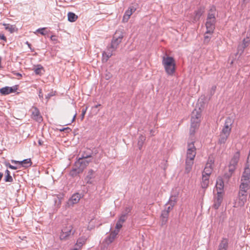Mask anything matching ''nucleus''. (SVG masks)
I'll list each match as a JSON object with an SVG mask.
<instances>
[{
	"instance_id": "obj_62",
	"label": "nucleus",
	"mask_w": 250,
	"mask_h": 250,
	"mask_svg": "<svg viewBox=\"0 0 250 250\" xmlns=\"http://www.w3.org/2000/svg\"><path fill=\"white\" fill-rule=\"evenodd\" d=\"M80 249H80L78 247L75 246V248H73V249L71 250H80Z\"/></svg>"
},
{
	"instance_id": "obj_1",
	"label": "nucleus",
	"mask_w": 250,
	"mask_h": 250,
	"mask_svg": "<svg viewBox=\"0 0 250 250\" xmlns=\"http://www.w3.org/2000/svg\"><path fill=\"white\" fill-rule=\"evenodd\" d=\"M124 35L122 32L118 31L115 32L110 43L107 46L106 50L103 53V56L106 57V61H107L113 55V53L117 49Z\"/></svg>"
},
{
	"instance_id": "obj_14",
	"label": "nucleus",
	"mask_w": 250,
	"mask_h": 250,
	"mask_svg": "<svg viewBox=\"0 0 250 250\" xmlns=\"http://www.w3.org/2000/svg\"><path fill=\"white\" fill-rule=\"evenodd\" d=\"M136 10V8L134 6H130L128 9L125 12L123 16L122 21L123 22H127L129 19L131 15Z\"/></svg>"
},
{
	"instance_id": "obj_13",
	"label": "nucleus",
	"mask_w": 250,
	"mask_h": 250,
	"mask_svg": "<svg viewBox=\"0 0 250 250\" xmlns=\"http://www.w3.org/2000/svg\"><path fill=\"white\" fill-rule=\"evenodd\" d=\"M204 12L205 8L204 7H200L197 10L195 11L192 17V22L195 23L198 21Z\"/></svg>"
},
{
	"instance_id": "obj_28",
	"label": "nucleus",
	"mask_w": 250,
	"mask_h": 250,
	"mask_svg": "<svg viewBox=\"0 0 250 250\" xmlns=\"http://www.w3.org/2000/svg\"><path fill=\"white\" fill-rule=\"evenodd\" d=\"M75 231L74 230L73 231L72 233H69L67 232L66 231L63 232L62 231V232L60 236V238L61 240H66L69 238V237L71 235H73Z\"/></svg>"
},
{
	"instance_id": "obj_36",
	"label": "nucleus",
	"mask_w": 250,
	"mask_h": 250,
	"mask_svg": "<svg viewBox=\"0 0 250 250\" xmlns=\"http://www.w3.org/2000/svg\"><path fill=\"white\" fill-rule=\"evenodd\" d=\"M43 70V67L41 65L38 64L37 65L36 68L34 69V72L36 74L41 75L42 74V71Z\"/></svg>"
},
{
	"instance_id": "obj_50",
	"label": "nucleus",
	"mask_w": 250,
	"mask_h": 250,
	"mask_svg": "<svg viewBox=\"0 0 250 250\" xmlns=\"http://www.w3.org/2000/svg\"><path fill=\"white\" fill-rule=\"evenodd\" d=\"M6 29L8 30L11 32H12L13 31V28H12V25H10L9 24H7V26L5 27Z\"/></svg>"
},
{
	"instance_id": "obj_24",
	"label": "nucleus",
	"mask_w": 250,
	"mask_h": 250,
	"mask_svg": "<svg viewBox=\"0 0 250 250\" xmlns=\"http://www.w3.org/2000/svg\"><path fill=\"white\" fill-rule=\"evenodd\" d=\"M209 177L208 175L202 174V179L201 182V187L203 188H207L209 183Z\"/></svg>"
},
{
	"instance_id": "obj_46",
	"label": "nucleus",
	"mask_w": 250,
	"mask_h": 250,
	"mask_svg": "<svg viewBox=\"0 0 250 250\" xmlns=\"http://www.w3.org/2000/svg\"><path fill=\"white\" fill-rule=\"evenodd\" d=\"M55 94L54 93H53V92H50L49 93H48L47 95H46L45 96V99H46V103L48 101V100H49V99L52 97L53 96H54Z\"/></svg>"
},
{
	"instance_id": "obj_26",
	"label": "nucleus",
	"mask_w": 250,
	"mask_h": 250,
	"mask_svg": "<svg viewBox=\"0 0 250 250\" xmlns=\"http://www.w3.org/2000/svg\"><path fill=\"white\" fill-rule=\"evenodd\" d=\"M241 177L250 179V166L246 165Z\"/></svg>"
},
{
	"instance_id": "obj_6",
	"label": "nucleus",
	"mask_w": 250,
	"mask_h": 250,
	"mask_svg": "<svg viewBox=\"0 0 250 250\" xmlns=\"http://www.w3.org/2000/svg\"><path fill=\"white\" fill-rule=\"evenodd\" d=\"M248 193H244L239 192L237 198L233 203V207L239 208L244 206L247 202Z\"/></svg>"
},
{
	"instance_id": "obj_2",
	"label": "nucleus",
	"mask_w": 250,
	"mask_h": 250,
	"mask_svg": "<svg viewBox=\"0 0 250 250\" xmlns=\"http://www.w3.org/2000/svg\"><path fill=\"white\" fill-rule=\"evenodd\" d=\"M162 64L167 74L170 76L173 75L176 70V64L174 58L170 56H163Z\"/></svg>"
},
{
	"instance_id": "obj_47",
	"label": "nucleus",
	"mask_w": 250,
	"mask_h": 250,
	"mask_svg": "<svg viewBox=\"0 0 250 250\" xmlns=\"http://www.w3.org/2000/svg\"><path fill=\"white\" fill-rule=\"evenodd\" d=\"M5 166L7 167H9V168H10L11 169L16 170V169H17L18 168L17 167L12 166L10 164H9V163L5 164Z\"/></svg>"
},
{
	"instance_id": "obj_51",
	"label": "nucleus",
	"mask_w": 250,
	"mask_h": 250,
	"mask_svg": "<svg viewBox=\"0 0 250 250\" xmlns=\"http://www.w3.org/2000/svg\"><path fill=\"white\" fill-rule=\"evenodd\" d=\"M39 97L40 99L42 100L43 99V93L42 92V89H40L39 92Z\"/></svg>"
},
{
	"instance_id": "obj_19",
	"label": "nucleus",
	"mask_w": 250,
	"mask_h": 250,
	"mask_svg": "<svg viewBox=\"0 0 250 250\" xmlns=\"http://www.w3.org/2000/svg\"><path fill=\"white\" fill-rule=\"evenodd\" d=\"M118 233V230H114L112 231L109 235L105 239L106 243L108 245L111 244L114 240Z\"/></svg>"
},
{
	"instance_id": "obj_48",
	"label": "nucleus",
	"mask_w": 250,
	"mask_h": 250,
	"mask_svg": "<svg viewBox=\"0 0 250 250\" xmlns=\"http://www.w3.org/2000/svg\"><path fill=\"white\" fill-rule=\"evenodd\" d=\"M45 28H39L37 30V32L40 33L42 35H45V33L44 32L43 30H45Z\"/></svg>"
},
{
	"instance_id": "obj_20",
	"label": "nucleus",
	"mask_w": 250,
	"mask_h": 250,
	"mask_svg": "<svg viewBox=\"0 0 250 250\" xmlns=\"http://www.w3.org/2000/svg\"><path fill=\"white\" fill-rule=\"evenodd\" d=\"M228 248V239L223 238L220 243L218 250H227Z\"/></svg>"
},
{
	"instance_id": "obj_11",
	"label": "nucleus",
	"mask_w": 250,
	"mask_h": 250,
	"mask_svg": "<svg viewBox=\"0 0 250 250\" xmlns=\"http://www.w3.org/2000/svg\"><path fill=\"white\" fill-rule=\"evenodd\" d=\"M32 118L36 121L40 123L42 121V117L41 115L39 109L33 106L31 109Z\"/></svg>"
},
{
	"instance_id": "obj_17",
	"label": "nucleus",
	"mask_w": 250,
	"mask_h": 250,
	"mask_svg": "<svg viewBox=\"0 0 250 250\" xmlns=\"http://www.w3.org/2000/svg\"><path fill=\"white\" fill-rule=\"evenodd\" d=\"M95 172L92 169H90L87 175L84 179L85 182L87 184H92L93 183V179L95 178Z\"/></svg>"
},
{
	"instance_id": "obj_58",
	"label": "nucleus",
	"mask_w": 250,
	"mask_h": 250,
	"mask_svg": "<svg viewBox=\"0 0 250 250\" xmlns=\"http://www.w3.org/2000/svg\"><path fill=\"white\" fill-rule=\"evenodd\" d=\"M11 162L12 163H14V164H20V161H16V160H11Z\"/></svg>"
},
{
	"instance_id": "obj_40",
	"label": "nucleus",
	"mask_w": 250,
	"mask_h": 250,
	"mask_svg": "<svg viewBox=\"0 0 250 250\" xmlns=\"http://www.w3.org/2000/svg\"><path fill=\"white\" fill-rule=\"evenodd\" d=\"M132 210V208L130 207H126L125 208L124 210L122 213V214H125L127 216V214L131 211Z\"/></svg>"
},
{
	"instance_id": "obj_41",
	"label": "nucleus",
	"mask_w": 250,
	"mask_h": 250,
	"mask_svg": "<svg viewBox=\"0 0 250 250\" xmlns=\"http://www.w3.org/2000/svg\"><path fill=\"white\" fill-rule=\"evenodd\" d=\"M211 34H209V35H207V34H206L205 37H204V43L205 44H208L209 41H210V40L211 39V36H210V35Z\"/></svg>"
},
{
	"instance_id": "obj_9",
	"label": "nucleus",
	"mask_w": 250,
	"mask_h": 250,
	"mask_svg": "<svg viewBox=\"0 0 250 250\" xmlns=\"http://www.w3.org/2000/svg\"><path fill=\"white\" fill-rule=\"evenodd\" d=\"M215 23L216 20H210L207 19V21L206 23L207 31L206 32V34H210L213 32L215 28Z\"/></svg>"
},
{
	"instance_id": "obj_5",
	"label": "nucleus",
	"mask_w": 250,
	"mask_h": 250,
	"mask_svg": "<svg viewBox=\"0 0 250 250\" xmlns=\"http://www.w3.org/2000/svg\"><path fill=\"white\" fill-rule=\"evenodd\" d=\"M196 154V148L194 146V142L193 141H188V142L186 159L194 160Z\"/></svg>"
},
{
	"instance_id": "obj_37",
	"label": "nucleus",
	"mask_w": 250,
	"mask_h": 250,
	"mask_svg": "<svg viewBox=\"0 0 250 250\" xmlns=\"http://www.w3.org/2000/svg\"><path fill=\"white\" fill-rule=\"evenodd\" d=\"M62 231L63 232L66 231L67 232L72 233L73 232V227L70 224H68L67 226L63 228Z\"/></svg>"
},
{
	"instance_id": "obj_64",
	"label": "nucleus",
	"mask_w": 250,
	"mask_h": 250,
	"mask_svg": "<svg viewBox=\"0 0 250 250\" xmlns=\"http://www.w3.org/2000/svg\"><path fill=\"white\" fill-rule=\"evenodd\" d=\"M213 161L210 160L208 163L211 164V166H212V164L213 163Z\"/></svg>"
},
{
	"instance_id": "obj_25",
	"label": "nucleus",
	"mask_w": 250,
	"mask_h": 250,
	"mask_svg": "<svg viewBox=\"0 0 250 250\" xmlns=\"http://www.w3.org/2000/svg\"><path fill=\"white\" fill-rule=\"evenodd\" d=\"M212 171V167L211 164L207 163L205 167L202 172L203 175H206L209 176Z\"/></svg>"
},
{
	"instance_id": "obj_27",
	"label": "nucleus",
	"mask_w": 250,
	"mask_h": 250,
	"mask_svg": "<svg viewBox=\"0 0 250 250\" xmlns=\"http://www.w3.org/2000/svg\"><path fill=\"white\" fill-rule=\"evenodd\" d=\"M250 188V185L241 183L239 186V191L241 193H248V191Z\"/></svg>"
},
{
	"instance_id": "obj_22",
	"label": "nucleus",
	"mask_w": 250,
	"mask_h": 250,
	"mask_svg": "<svg viewBox=\"0 0 250 250\" xmlns=\"http://www.w3.org/2000/svg\"><path fill=\"white\" fill-rule=\"evenodd\" d=\"M169 216V213H168L167 211L163 210L162 211L161 215V224L162 225H166L168 220V218Z\"/></svg>"
},
{
	"instance_id": "obj_30",
	"label": "nucleus",
	"mask_w": 250,
	"mask_h": 250,
	"mask_svg": "<svg viewBox=\"0 0 250 250\" xmlns=\"http://www.w3.org/2000/svg\"><path fill=\"white\" fill-rule=\"evenodd\" d=\"M68 17V21L70 22H74L78 18L77 15H76L75 13L69 12L67 14Z\"/></svg>"
},
{
	"instance_id": "obj_61",
	"label": "nucleus",
	"mask_w": 250,
	"mask_h": 250,
	"mask_svg": "<svg viewBox=\"0 0 250 250\" xmlns=\"http://www.w3.org/2000/svg\"><path fill=\"white\" fill-rule=\"evenodd\" d=\"M43 142L41 140H38V144L40 146H42L43 145Z\"/></svg>"
},
{
	"instance_id": "obj_39",
	"label": "nucleus",
	"mask_w": 250,
	"mask_h": 250,
	"mask_svg": "<svg viewBox=\"0 0 250 250\" xmlns=\"http://www.w3.org/2000/svg\"><path fill=\"white\" fill-rule=\"evenodd\" d=\"M127 218V216H126V215H125V214H121V215L118 220V221L119 222L121 223L122 224H123L126 220Z\"/></svg>"
},
{
	"instance_id": "obj_55",
	"label": "nucleus",
	"mask_w": 250,
	"mask_h": 250,
	"mask_svg": "<svg viewBox=\"0 0 250 250\" xmlns=\"http://www.w3.org/2000/svg\"><path fill=\"white\" fill-rule=\"evenodd\" d=\"M246 38H249L250 39V26L249 27V28L248 31L247 32Z\"/></svg>"
},
{
	"instance_id": "obj_63",
	"label": "nucleus",
	"mask_w": 250,
	"mask_h": 250,
	"mask_svg": "<svg viewBox=\"0 0 250 250\" xmlns=\"http://www.w3.org/2000/svg\"><path fill=\"white\" fill-rule=\"evenodd\" d=\"M77 113H75V115L73 116V118L72 119V122H74L75 120V118L76 117Z\"/></svg>"
},
{
	"instance_id": "obj_53",
	"label": "nucleus",
	"mask_w": 250,
	"mask_h": 250,
	"mask_svg": "<svg viewBox=\"0 0 250 250\" xmlns=\"http://www.w3.org/2000/svg\"><path fill=\"white\" fill-rule=\"evenodd\" d=\"M25 43L28 45L32 52L34 51V49L31 48V44L28 42L27 41Z\"/></svg>"
},
{
	"instance_id": "obj_15",
	"label": "nucleus",
	"mask_w": 250,
	"mask_h": 250,
	"mask_svg": "<svg viewBox=\"0 0 250 250\" xmlns=\"http://www.w3.org/2000/svg\"><path fill=\"white\" fill-rule=\"evenodd\" d=\"M88 159L80 158L75 163L76 167H80L83 168V169L86 167L89 164L91 160H87Z\"/></svg>"
},
{
	"instance_id": "obj_54",
	"label": "nucleus",
	"mask_w": 250,
	"mask_h": 250,
	"mask_svg": "<svg viewBox=\"0 0 250 250\" xmlns=\"http://www.w3.org/2000/svg\"><path fill=\"white\" fill-rule=\"evenodd\" d=\"M246 165L250 166V154H249L248 157L247 158V161L246 163Z\"/></svg>"
},
{
	"instance_id": "obj_35",
	"label": "nucleus",
	"mask_w": 250,
	"mask_h": 250,
	"mask_svg": "<svg viewBox=\"0 0 250 250\" xmlns=\"http://www.w3.org/2000/svg\"><path fill=\"white\" fill-rule=\"evenodd\" d=\"M216 188L217 189H219V191H222L224 188V182L221 179H218L217 180Z\"/></svg>"
},
{
	"instance_id": "obj_42",
	"label": "nucleus",
	"mask_w": 250,
	"mask_h": 250,
	"mask_svg": "<svg viewBox=\"0 0 250 250\" xmlns=\"http://www.w3.org/2000/svg\"><path fill=\"white\" fill-rule=\"evenodd\" d=\"M173 208V206L167 203L165 205V208L164 209V210L167 211L168 213H169L170 210H171Z\"/></svg>"
},
{
	"instance_id": "obj_44",
	"label": "nucleus",
	"mask_w": 250,
	"mask_h": 250,
	"mask_svg": "<svg viewBox=\"0 0 250 250\" xmlns=\"http://www.w3.org/2000/svg\"><path fill=\"white\" fill-rule=\"evenodd\" d=\"M122 224L121 223L119 222L118 221L116 225V230H118L119 231V229L122 227Z\"/></svg>"
},
{
	"instance_id": "obj_33",
	"label": "nucleus",
	"mask_w": 250,
	"mask_h": 250,
	"mask_svg": "<svg viewBox=\"0 0 250 250\" xmlns=\"http://www.w3.org/2000/svg\"><path fill=\"white\" fill-rule=\"evenodd\" d=\"M86 239L84 237L80 238L77 240L75 246L81 249L82 247L85 243Z\"/></svg>"
},
{
	"instance_id": "obj_23",
	"label": "nucleus",
	"mask_w": 250,
	"mask_h": 250,
	"mask_svg": "<svg viewBox=\"0 0 250 250\" xmlns=\"http://www.w3.org/2000/svg\"><path fill=\"white\" fill-rule=\"evenodd\" d=\"M193 161L191 159H186V166H185V173H188L192 169V166L193 164Z\"/></svg>"
},
{
	"instance_id": "obj_52",
	"label": "nucleus",
	"mask_w": 250,
	"mask_h": 250,
	"mask_svg": "<svg viewBox=\"0 0 250 250\" xmlns=\"http://www.w3.org/2000/svg\"><path fill=\"white\" fill-rule=\"evenodd\" d=\"M0 39L2 40H3L5 42H6V38L5 37L4 34H0Z\"/></svg>"
},
{
	"instance_id": "obj_18",
	"label": "nucleus",
	"mask_w": 250,
	"mask_h": 250,
	"mask_svg": "<svg viewBox=\"0 0 250 250\" xmlns=\"http://www.w3.org/2000/svg\"><path fill=\"white\" fill-rule=\"evenodd\" d=\"M217 14L215 6L212 5L208 10L207 19L210 20H216V15Z\"/></svg>"
},
{
	"instance_id": "obj_21",
	"label": "nucleus",
	"mask_w": 250,
	"mask_h": 250,
	"mask_svg": "<svg viewBox=\"0 0 250 250\" xmlns=\"http://www.w3.org/2000/svg\"><path fill=\"white\" fill-rule=\"evenodd\" d=\"M83 168H81L80 167H76L75 166V167L73 168V169L70 171L69 174L72 177H75L80 173H81L83 171Z\"/></svg>"
},
{
	"instance_id": "obj_56",
	"label": "nucleus",
	"mask_w": 250,
	"mask_h": 250,
	"mask_svg": "<svg viewBox=\"0 0 250 250\" xmlns=\"http://www.w3.org/2000/svg\"><path fill=\"white\" fill-rule=\"evenodd\" d=\"M63 130H64V131H66L67 132H69L71 130V129L68 127L63 128Z\"/></svg>"
},
{
	"instance_id": "obj_57",
	"label": "nucleus",
	"mask_w": 250,
	"mask_h": 250,
	"mask_svg": "<svg viewBox=\"0 0 250 250\" xmlns=\"http://www.w3.org/2000/svg\"><path fill=\"white\" fill-rule=\"evenodd\" d=\"M216 88V86H213L211 88V93H212V92H213V93H214V91H215V89Z\"/></svg>"
},
{
	"instance_id": "obj_16",
	"label": "nucleus",
	"mask_w": 250,
	"mask_h": 250,
	"mask_svg": "<svg viewBox=\"0 0 250 250\" xmlns=\"http://www.w3.org/2000/svg\"><path fill=\"white\" fill-rule=\"evenodd\" d=\"M17 89V86L13 87L5 86L0 89V93L2 95H6L15 92Z\"/></svg>"
},
{
	"instance_id": "obj_49",
	"label": "nucleus",
	"mask_w": 250,
	"mask_h": 250,
	"mask_svg": "<svg viewBox=\"0 0 250 250\" xmlns=\"http://www.w3.org/2000/svg\"><path fill=\"white\" fill-rule=\"evenodd\" d=\"M91 157V154H87L85 153H83L82 155V158H85V159H88Z\"/></svg>"
},
{
	"instance_id": "obj_29",
	"label": "nucleus",
	"mask_w": 250,
	"mask_h": 250,
	"mask_svg": "<svg viewBox=\"0 0 250 250\" xmlns=\"http://www.w3.org/2000/svg\"><path fill=\"white\" fill-rule=\"evenodd\" d=\"M229 136V135L224 134L223 133L221 132L218 139V143L220 144H224L226 142Z\"/></svg>"
},
{
	"instance_id": "obj_10",
	"label": "nucleus",
	"mask_w": 250,
	"mask_h": 250,
	"mask_svg": "<svg viewBox=\"0 0 250 250\" xmlns=\"http://www.w3.org/2000/svg\"><path fill=\"white\" fill-rule=\"evenodd\" d=\"M82 197V196L79 193L73 194L67 202V207H72L78 203Z\"/></svg>"
},
{
	"instance_id": "obj_4",
	"label": "nucleus",
	"mask_w": 250,
	"mask_h": 250,
	"mask_svg": "<svg viewBox=\"0 0 250 250\" xmlns=\"http://www.w3.org/2000/svg\"><path fill=\"white\" fill-rule=\"evenodd\" d=\"M240 158V152H235L229 162V172L225 174V176L229 178L235 171Z\"/></svg>"
},
{
	"instance_id": "obj_3",
	"label": "nucleus",
	"mask_w": 250,
	"mask_h": 250,
	"mask_svg": "<svg viewBox=\"0 0 250 250\" xmlns=\"http://www.w3.org/2000/svg\"><path fill=\"white\" fill-rule=\"evenodd\" d=\"M201 117V108L199 107L198 109L195 108L191 113V127L190 128V132L191 134L194 133L195 129L198 126L200 122Z\"/></svg>"
},
{
	"instance_id": "obj_34",
	"label": "nucleus",
	"mask_w": 250,
	"mask_h": 250,
	"mask_svg": "<svg viewBox=\"0 0 250 250\" xmlns=\"http://www.w3.org/2000/svg\"><path fill=\"white\" fill-rule=\"evenodd\" d=\"M32 163L30 159H26L20 161V164L23 167H27L31 166Z\"/></svg>"
},
{
	"instance_id": "obj_31",
	"label": "nucleus",
	"mask_w": 250,
	"mask_h": 250,
	"mask_svg": "<svg viewBox=\"0 0 250 250\" xmlns=\"http://www.w3.org/2000/svg\"><path fill=\"white\" fill-rule=\"evenodd\" d=\"M4 180L5 182L12 183L13 181V179L10 175V172L8 169H6L5 171V177Z\"/></svg>"
},
{
	"instance_id": "obj_8",
	"label": "nucleus",
	"mask_w": 250,
	"mask_h": 250,
	"mask_svg": "<svg viewBox=\"0 0 250 250\" xmlns=\"http://www.w3.org/2000/svg\"><path fill=\"white\" fill-rule=\"evenodd\" d=\"M233 123V121L232 119L229 117H227L221 132L229 136Z\"/></svg>"
},
{
	"instance_id": "obj_59",
	"label": "nucleus",
	"mask_w": 250,
	"mask_h": 250,
	"mask_svg": "<svg viewBox=\"0 0 250 250\" xmlns=\"http://www.w3.org/2000/svg\"><path fill=\"white\" fill-rule=\"evenodd\" d=\"M50 39L52 41H55L56 40V36L55 35H52L50 37Z\"/></svg>"
},
{
	"instance_id": "obj_60",
	"label": "nucleus",
	"mask_w": 250,
	"mask_h": 250,
	"mask_svg": "<svg viewBox=\"0 0 250 250\" xmlns=\"http://www.w3.org/2000/svg\"><path fill=\"white\" fill-rule=\"evenodd\" d=\"M111 77V75L110 73H109V74H106L105 78L106 80H108L109 79V78H110Z\"/></svg>"
},
{
	"instance_id": "obj_7",
	"label": "nucleus",
	"mask_w": 250,
	"mask_h": 250,
	"mask_svg": "<svg viewBox=\"0 0 250 250\" xmlns=\"http://www.w3.org/2000/svg\"><path fill=\"white\" fill-rule=\"evenodd\" d=\"M224 194L222 191H217L216 194H214L213 197V204L212 208L217 209L220 207L223 200Z\"/></svg>"
},
{
	"instance_id": "obj_43",
	"label": "nucleus",
	"mask_w": 250,
	"mask_h": 250,
	"mask_svg": "<svg viewBox=\"0 0 250 250\" xmlns=\"http://www.w3.org/2000/svg\"><path fill=\"white\" fill-rule=\"evenodd\" d=\"M241 183L246 184L250 185V179L241 178Z\"/></svg>"
},
{
	"instance_id": "obj_38",
	"label": "nucleus",
	"mask_w": 250,
	"mask_h": 250,
	"mask_svg": "<svg viewBox=\"0 0 250 250\" xmlns=\"http://www.w3.org/2000/svg\"><path fill=\"white\" fill-rule=\"evenodd\" d=\"M177 202V198L176 196H171L169 199L168 202L167 203L169 205L174 207Z\"/></svg>"
},
{
	"instance_id": "obj_45",
	"label": "nucleus",
	"mask_w": 250,
	"mask_h": 250,
	"mask_svg": "<svg viewBox=\"0 0 250 250\" xmlns=\"http://www.w3.org/2000/svg\"><path fill=\"white\" fill-rule=\"evenodd\" d=\"M87 109V107H86L85 108H83L82 110V113L81 114V120H83L84 117L85 116V113L86 112Z\"/></svg>"
},
{
	"instance_id": "obj_12",
	"label": "nucleus",
	"mask_w": 250,
	"mask_h": 250,
	"mask_svg": "<svg viewBox=\"0 0 250 250\" xmlns=\"http://www.w3.org/2000/svg\"><path fill=\"white\" fill-rule=\"evenodd\" d=\"M250 44V39L248 38H245L243 39L242 42L238 45L237 51L238 53L241 55L245 50Z\"/></svg>"
},
{
	"instance_id": "obj_32",
	"label": "nucleus",
	"mask_w": 250,
	"mask_h": 250,
	"mask_svg": "<svg viewBox=\"0 0 250 250\" xmlns=\"http://www.w3.org/2000/svg\"><path fill=\"white\" fill-rule=\"evenodd\" d=\"M146 140V137L145 136H143V135H141L139 138L138 141V146L139 147V149L141 150L142 148V146L144 145V143L145 141Z\"/></svg>"
}]
</instances>
